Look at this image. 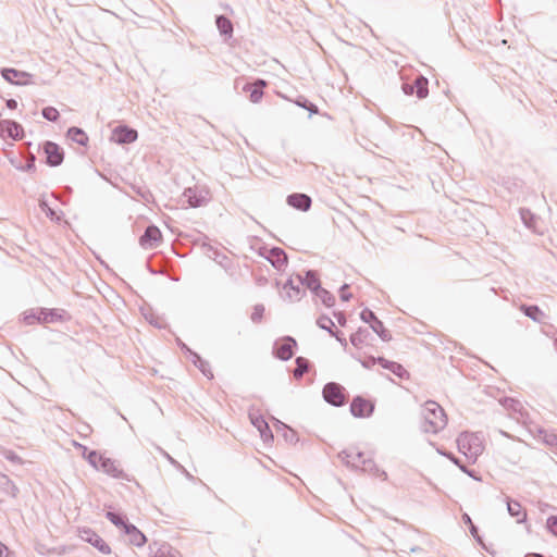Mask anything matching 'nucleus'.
<instances>
[{"mask_svg": "<svg viewBox=\"0 0 557 557\" xmlns=\"http://www.w3.org/2000/svg\"><path fill=\"white\" fill-rule=\"evenodd\" d=\"M37 318H38V310H36V311L32 310L29 312L24 313L23 322L27 325H33L35 323H38Z\"/></svg>", "mask_w": 557, "mask_h": 557, "instance_id": "obj_28", "label": "nucleus"}, {"mask_svg": "<svg viewBox=\"0 0 557 557\" xmlns=\"http://www.w3.org/2000/svg\"><path fill=\"white\" fill-rule=\"evenodd\" d=\"M469 527H470L471 534H472L473 536H476V534H478V529L475 528V525H474V524H472V525H469Z\"/></svg>", "mask_w": 557, "mask_h": 557, "instance_id": "obj_38", "label": "nucleus"}, {"mask_svg": "<svg viewBox=\"0 0 557 557\" xmlns=\"http://www.w3.org/2000/svg\"><path fill=\"white\" fill-rule=\"evenodd\" d=\"M267 86V82L263 79H258L252 84H248L244 87V90L248 92L249 99L253 103H258L263 96V88Z\"/></svg>", "mask_w": 557, "mask_h": 557, "instance_id": "obj_14", "label": "nucleus"}, {"mask_svg": "<svg viewBox=\"0 0 557 557\" xmlns=\"http://www.w3.org/2000/svg\"><path fill=\"white\" fill-rule=\"evenodd\" d=\"M547 527L550 530V532L557 536V517H550L547 520Z\"/></svg>", "mask_w": 557, "mask_h": 557, "instance_id": "obj_31", "label": "nucleus"}, {"mask_svg": "<svg viewBox=\"0 0 557 557\" xmlns=\"http://www.w3.org/2000/svg\"><path fill=\"white\" fill-rule=\"evenodd\" d=\"M369 333L366 330H358L351 335L350 342L356 347H362L366 343Z\"/></svg>", "mask_w": 557, "mask_h": 557, "instance_id": "obj_22", "label": "nucleus"}, {"mask_svg": "<svg viewBox=\"0 0 557 557\" xmlns=\"http://www.w3.org/2000/svg\"><path fill=\"white\" fill-rule=\"evenodd\" d=\"M42 115L45 119H47L48 121H57L60 116V113L59 111L53 108V107H47L42 110Z\"/></svg>", "mask_w": 557, "mask_h": 557, "instance_id": "obj_26", "label": "nucleus"}, {"mask_svg": "<svg viewBox=\"0 0 557 557\" xmlns=\"http://www.w3.org/2000/svg\"><path fill=\"white\" fill-rule=\"evenodd\" d=\"M62 314L54 310L39 309L38 323H52L62 320Z\"/></svg>", "mask_w": 557, "mask_h": 557, "instance_id": "obj_17", "label": "nucleus"}, {"mask_svg": "<svg viewBox=\"0 0 557 557\" xmlns=\"http://www.w3.org/2000/svg\"><path fill=\"white\" fill-rule=\"evenodd\" d=\"M162 240V234L157 226L147 227L145 234L140 237L139 244L144 249H153Z\"/></svg>", "mask_w": 557, "mask_h": 557, "instance_id": "obj_6", "label": "nucleus"}, {"mask_svg": "<svg viewBox=\"0 0 557 557\" xmlns=\"http://www.w3.org/2000/svg\"><path fill=\"white\" fill-rule=\"evenodd\" d=\"M252 423L258 428V430L263 433V430H268L267 422L261 418L252 419Z\"/></svg>", "mask_w": 557, "mask_h": 557, "instance_id": "obj_30", "label": "nucleus"}, {"mask_svg": "<svg viewBox=\"0 0 557 557\" xmlns=\"http://www.w3.org/2000/svg\"><path fill=\"white\" fill-rule=\"evenodd\" d=\"M81 539L90 543L103 554H110V546L92 530L84 529L81 531Z\"/></svg>", "mask_w": 557, "mask_h": 557, "instance_id": "obj_11", "label": "nucleus"}, {"mask_svg": "<svg viewBox=\"0 0 557 557\" xmlns=\"http://www.w3.org/2000/svg\"><path fill=\"white\" fill-rule=\"evenodd\" d=\"M44 149L47 156V162L50 165L55 166L61 164L63 161V152L57 144L48 141L45 144Z\"/></svg>", "mask_w": 557, "mask_h": 557, "instance_id": "obj_13", "label": "nucleus"}, {"mask_svg": "<svg viewBox=\"0 0 557 557\" xmlns=\"http://www.w3.org/2000/svg\"><path fill=\"white\" fill-rule=\"evenodd\" d=\"M137 139V132L127 126H119L112 131L111 140L116 144H129Z\"/></svg>", "mask_w": 557, "mask_h": 557, "instance_id": "obj_8", "label": "nucleus"}, {"mask_svg": "<svg viewBox=\"0 0 557 557\" xmlns=\"http://www.w3.org/2000/svg\"><path fill=\"white\" fill-rule=\"evenodd\" d=\"M361 318H362V320H364V321H367V322H368L369 320H373V321L377 320V319L375 318V315L373 314V312H372V311H370V310H364V311H362V312H361Z\"/></svg>", "mask_w": 557, "mask_h": 557, "instance_id": "obj_32", "label": "nucleus"}, {"mask_svg": "<svg viewBox=\"0 0 557 557\" xmlns=\"http://www.w3.org/2000/svg\"><path fill=\"white\" fill-rule=\"evenodd\" d=\"M67 137L74 143H77L78 145L82 146H86L88 143L87 134L83 129L77 127H71L67 131Z\"/></svg>", "mask_w": 557, "mask_h": 557, "instance_id": "obj_18", "label": "nucleus"}, {"mask_svg": "<svg viewBox=\"0 0 557 557\" xmlns=\"http://www.w3.org/2000/svg\"><path fill=\"white\" fill-rule=\"evenodd\" d=\"M7 106L10 109H15L17 107V102L15 100H13V99H10V100L7 101Z\"/></svg>", "mask_w": 557, "mask_h": 557, "instance_id": "obj_36", "label": "nucleus"}, {"mask_svg": "<svg viewBox=\"0 0 557 557\" xmlns=\"http://www.w3.org/2000/svg\"><path fill=\"white\" fill-rule=\"evenodd\" d=\"M88 460L96 469L102 470L112 476H120L122 473L121 470H119V468L115 466L114 461L104 458L101 454L96 451L89 454Z\"/></svg>", "mask_w": 557, "mask_h": 557, "instance_id": "obj_3", "label": "nucleus"}, {"mask_svg": "<svg viewBox=\"0 0 557 557\" xmlns=\"http://www.w3.org/2000/svg\"><path fill=\"white\" fill-rule=\"evenodd\" d=\"M8 555H9L8 546L0 542V557H7Z\"/></svg>", "mask_w": 557, "mask_h": 557, "instance_id": "obj_34", "label": "nucleus"}, {"mask_svg": "<svg viewBox=\"0 0 557 557\" xmlns=\"http://www.w3.org/2000/svg\"><path fill=\"white\" fill-rule=\"evenodd\" d=\"M318 325L321 327V329H324V330H327L332 335H334L339 342H343V339L338 336L337 333L333 332L332 331V326H334V322L327 318V317H320L318 319Z\"/></svg>", "mask_w": 557, "mask_h": 557, "instance_id": "obj_23", "label": "nucleus"}, {"mask_svg": "<svg viewBox=\"0 0 557 557\" xmlns=\"http://www.w3.org/2000/svg\"><path fill=\"white\" fill-rule=\"evenodd\" d=\"M508 511L512 517L517 518L518 522L523 521L527 516L521 505L516 502L508 503Z\"/></svg>", "mask_w": 557, "mask_h": 557, "instance_id": "obj_21", "label": "nucleus"}, {"mask_svg": "<svg viewBox=\"0 0 557 557\" xmlns=\"http://www.w3.org/2000/svg\"><path fill=\"white\" fill-rule=\"evenodd\" d=\"M458 448L459 450L472 461H475L476 458L482 454L483 446L479 438L473 434L462 433L458 437Z\"/></svg>", "mask_w": 557, "mask_h": 557, "instance_id": "obj_2", "label": "nucleus"}, {"mask_svg": "<svg viewBox=\"0 0 557 557\" xmlns=\"http://www.w3.org/2000/svg\"><path fill=\"white\" fill-rule=\"evenodd\" d=\"M462 519H463V521H465L467 524H469V525H472V524H473V523H472V521H471V518H470L467 513H466V515H463Z\"/></svg>", "mask_w": 557, "mask_h": 557, "instance_id": "obj_37", "label": "nucleus"}, {"mask_svg": "<svg viewBox=\"0 0 557 557\" xmlns=\"http://www.w3.org/2000/svg\"><path fill=\"white\" fill-rule=\"evenodd\" d=\"M124 532L128 535L129 543L136 546H143L146 543V536L136 527L124 525Z\"/></svg>", "mask_w": 557, "mask_h": 557, "instance_id": "obj_16", "label": "nucleus"}, {"mask_svg": "<svg viewBox=\"0 0 557 557\" xmlns=\"http://www.w3.org/2000/svg\"><path fill=\"white\" fill-rule=\"evenodd\" d=\"M372 329L375 333H377L384 341H388L391 335L387 330H385L383 323L380 320H375L372 324Z\"/></svg>", "mask_w": 557, "mask_h": 557, "instance_id": "obj_25", "label": "nucleus"}, {"mask_svg": "<svg viewBox=\"0 0 557 557\" xmlns=\"http://www.w3.org/2000/svg\"><path fill=\"white\" fill-rule=\"evenodd\" d=\"M296 342L292 337L281 338L275 343V356L282 360H288L294 356Z\"/></svg>", "mask_w": 557, "mask_h": 557, "instance_id": "obj_7", "label": "nucleus"}, {"mask_svg": "<svg viewBox=\"0 0 557 557\" xmlns=\"http://www.w3.org/2000/svg\"><path fill=\"white\" fill-rule=\"evenodd\" d=\"M16 75H17V72L15 70L3 71V76L10 82H13V78L16 77Z\"/></svg>", "mask_w": 557, "mask_h": 557, "instance_id": "obj_33", "label": "nucleus"}, {"mask_svg": "<svg viewBox=\"0 0 557 557\" xmlns=\"http://www.w3.org/2000/svg\"><path fill=\"white\" fill-rule=\"evenodd\" d=\"M428 85H429L428 79L423 76H419L416 78L413 84L404 85V91L407 95L416 94L418 98L423 99L429 94Z\"/></svg>", "mask_w": 557, "mask_h": 557, "instance_id": "obj_10", "label": "nucleus"}, {"mask_svg": "<svg viewBox=\"0 0 557 557\" xmlns=\"http://www.w3.org/2000/svg\"><path fill=\"white\" fill-rule=\"evenodd\" d=\"M375 362H377L379 364H381L383 368L385 369H389L392 371H395L396 368H400L399 364L395 363V362H392V361H388L386 360L385 358H382V357H379L377 359H375L374 357H369L368 360H366L363 362V364L366 367H371L373 366Z\"/></svg>", "mask_w": 557, "mask_h": 557, "instance_id": "obj_19", "label": "nucleus"}, {"mask_svg": "<svg viewBox=\"0 0 557 557\" xmlns=\"http://www.w3.org/2000/svg\"><path fill=\"white\" fill-rule=\"evenodd\" d=\"M158 557H176L174 554H171L169 549H161L160 555Z\"/></svg>", "mask_w": 557, "mask_h": 557, "instance_id": "obj_35", "label": "nucleus"}, {"mask_svg": "<svg viewBox=\"0 0 557 557\" xmlns=\"http://www.w3.org/2000/svg\"><path fill=\"white\" fill-rule=\"evenodd\" d=\"M107 518L115 525L122 527L124 529V525H128L125 523L121 517H119L116 513L109 511L107 513Z\"/></svg>", "mask_w": 557, "mask_h": 557, "instance_id": "obj_29", "label": "nucleus"}, {"mask_svg": "<svg viewBox=\"0 0 557 557\" xmlns=\"http://www.w3.org/2000/svg\"><path fill=\"white\" fill-rule=\"evenodd\" d=\"M521 310L533 320H537L539 317L542 314L541 310L536 306H522Z\"/></svg>", "mask_w": 557, "mask_h": 557, "instance_id": "obj_27", "label": "nucleus"}, {"mask_svg": "<svg viewBox=\"0 0 557 557\" xmlns=\"http://www.w3.org/2000/svg\"><path fill=\"white\" fill-rule=\"evenodd\" d=\"M310 111H313L314 113H317V112H318L317 108H314V109H313V108H310Z\"/></svg>", "mask_w": 557, "mask_h": 557, "instance_id": "obj_39", "label": "nucleus"}, {"mask_svg": "<svg viewBox=\"0 0 557 557\" xmlns=\"http://www.w3.org/2000/svg\"><path fill=\"white\" fill-rule=\"evenodd\" d=\"M287 202L295 209L307 211L311 206V199L305 194H293L288 196Z\"/></svg>", "mask_w": 557, "mask_h": 557, "instance_id": "obj_15", "label": "nucleus"}, {"mask_svg": "<svg viewBox=\"0 0 557 557\" xmlns=\"http://www.w3.org/2000/svg\"><path fill=\"white\" fill-rule=\"evenodd\" d=\"M374 403L362 396H357L350 403V412L356 418H369L374 411Z\"/></svg>", "mask_w": 557, "mask_h": 557, "instance_id": "obj_4", "label": "nucleus"}, {"mask_svg": "<svg viewBox=\"0 0 557 557\" xmlns=\"http://www.w3.org/2000/svg\"><path fill=\"white\" fill-rule=\"evenodd\" d=\"M357 457L359 459V461L355 462L357 467L360 466L364 472L372 473L382 480L387 479L386 472L379 469L371 458H366L363 453H358Z\"/></svg>", "mask_w": 557, "mask_h": 557, "instance_id": "obj_9", "label": "nucleus"}, {"mask_svg": "<svg viewBox=\"0 0 557 557\" xmlns=\"http://www.w3.org/2000/svg\"><path fill=\"white\" fill-rule=\"evenodd\" d=\"M0 134L2 137H8L12 139H21L23 137V127L10 120H4L0 123Z\"/></svg>", "mask_w": 557, "mask_h": 557, "instance_id": "obj_12", "label": "nucleus"}, {"mask_svg": "<svg viewBox=\"0 0 557 557\" xmlns=\"http://www.w3.org/2000/svg\"><path fill=\"white\" fill-rule=\"evenodd\" d=\"M447 423V413L438 403L428 400L421 406L420 428L423 432L436 434L444 430Z\"/></svg>", "mask_w": 557, "mask_h": 557, "instance_id": "obj_1", "label": "nucleus"}, {"mask_svg": "<svg viewBox=\"0 0 557 557\" xmlns=\"http://www.w3.org/2000/svg\"><path fill=\"white\" fill-rule=\"evenodd\" d=\"M309 369V361L304 357H298L296 359V368L294 370V377L299 380Z\"/></svg>", "mask_w": 557, "mask_h": 557, "instance_id": "obj_20", "label": "nucleus"}, {"mask_svg": "<svg viewBox=\"0 0 557 557\" xmlns=\"http://www.w3.org/2000/svg\"><path fill=\"white\" fill-rule=\"evenodd\" d=\"M324 399L333 406H343L346 403L345 388L337 383H329L323 388Z\"/></svg>", "mask_w": 557, "mask_h": 557, "instance_id": "obj_5", "label": "nucleus"}, {"mask_svg": "<svg viewBox=\"0 0 557 557\" xmlns=\"http://www.w3.org/2000/svg\"><path fill=\"white\" fill-rule=\"evenodd\" d=\"M216 26L222 34L230 35L233 32L231 21L224 16H219L216 18Z\"/></svg>", "mask_w": 557, "mask_h": 557, "instance_id": "obj_24", "label": "nucleus"}]
</instances>
